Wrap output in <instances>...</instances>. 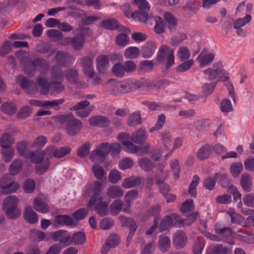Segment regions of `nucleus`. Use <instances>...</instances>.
<instances>
[{"label":"nucleus","mask_w":254,"mask_h":254,"mask_svg":"<svg viewBox=\"0 0 254 254\" xmlns=\"http://www.w3.org/2000/svg\"><path fill=\"white\" fill-rule=\"evenodd\" d=\"M138 164L140 168L145 171H150L153 167L151 161L146 157L141 158L138 161Z\"/></svg>","instance_id":"3c124183"},{"label":"nucleus","mask_w":254,"mask_h":254,"mask_svg":"<svg viewBox=\"0 0 254 254\" xmlns=\"http://www.w3.org/2000/svg\"><path fill=\"white\" fill-rule=\"evenodd\" d=\"M52 239L56 242H59L60 245L66 247L72 244L71 235L66 231L59 230L52 233Z\"/></svg>","instance_id":"1a4fd4ad"},{"label":"nucleus","mask_w":254,"mask_h":254,"mask_svg":"<svg viewBox=\"0 0 254 254\" xmlns=\"http://www.w3.org/2000/svg\"><path fill=\"white\" fill-rule=\"evenodd\" d=\"M56 60L59 64L64 65L72 62L74 59L70 54L58 51L56 52Z\"/></svg>","instance_id":"5701e85b"},{"label":"nucleus","mask_w":254,"mask_h":254,"mask_svg":"<svg viewBox=\"0 0 254 254\" xmlns=\"http://www.w3.org/2000/svg\"><path fill=\"white\" fill-rule=\"evenodd\" d=\"M109 152V144L108 143H103L99 145L96 149L92 151L90 158L93 161H95V156L97 155L101 158H104Z\"/></svg>","instance_id":"4468645a"},{"label":"nucleus","mask_w":254,"mask_h":254,"mask_svg":"<svg viewBox=\"0 0 254 254\" xmlns=\"http://www.w3.org/2000/svg\"><path fill=\"white\" fill-rule=\"evenodd\" d=\"M140 54V50L136 47L130 46L126 48L124 56L126 59L133 60L137 58Z\"/></svg>","instance_id":"bb28decb"},{"label":"nucleus","mask_w":254,"mask_h":254,"mask_svg":"<svg viewBox=\"0 0 254 254\" xmlns=\"http://www.w3.org/2000/svg\"><path fill=\"white\" fill-rule=\"evenodd\" d=\"M112 71L114 75L120 77H123L126 73L124 65L120 63L116 64L113 66Z\"/></svg>","instance_id":"69168bd1"},{"label":"nucleus","mask_w":254,"mask_h":254,"mask_svg":"<svg viewBox=\"0 0 254 254\" xmlns=\"http://www.w3.org/2000/svg\"><path fill=\"white\" fill-rule=\"evenodd\" d=\"M92 171L94 176L98 179H102L105 174L103 168L98 164H94L92 166Z\"/></svg>","instance_id":"338daca9"},{"label":"nucleus","mask_w":254,"mask_h":254,"mask_svg":"<svg viewBox=\"0 0 254 254\" xmlns=\"http://www.w3.org/2000/svg\"><path fill=\"white\" fill-rule=\"evenodd\" d=\"M81 127L82 123L79 120L72 118L66 120V131L70 136H74L77 134Z\"/></svg>","instance_id":"f8f14e48"},{"label":"nucleus","mask_w":254,"mask_h":254,"mask_svg":"<svg viewBox=\"0 0 254 254\" xmlns=\"http://www.w3.org/2000/svg\"><path fill=\"white\" fill-rule=\"evenodd\" d=\"M14 141V139L12 135L8 133H4L0 137V146L1 148H10Z\"/></svg>","instance_id":"c756f323"},{"label":"nucleus","mask_w":254,"mask_h":254,"mask_svg":"<svg viewBox=\"0 0 254 254\" xmlns=\"http://www.w3.org/2000/svg\"><path fill=\"white\" fill-rule=\"evenodd\" d=\"M101 26L107 29H114L118 27V22L115 19H108L101 22Z\"/></svg>","instance_id":"6e6d98bb"},{"label":"nucleus","mask_w":254,"mask_h":254,"mask_svg":"<svg viewBox=\"0 0 254 254\" xmlns=\"http://www.w3.org/2000/svg\"><path fill=\"white\" fill-rule=\"evenodd\" d=\"M177 55L180 61L183 62L189 60L190 53L188 47L185 46H181L177 50Z\"/></svg>","instance_id":"c9c22d12"},{"label":"nucleus","mask_w":254,"mask_h":254,"mask_svg":"<svg viewBox=\"0 0 254 254\" xmlns=\"http://www.w3.org/2000/svg\"><path fill=\"white\" fill-rule=\"evenodd\" d=\"M119 243L118 238L117 236H113L110 237L109 241L103 247L102 252L106 253L110 248L115 247Z\"/></svg>","instance_id":"e2e57ef3"},{"label":"nucleus","mask_w":254,"mask_h":254,"mask_svg":"<svg viewBox=\"0 0 254 254\" xmlns=\"http://www.w3.org/2000/svg\"><path fill=\"white\" fill-rule=\"evenodd\" d=\"M174 50L168 45L163 44L159 48L156 56L157 61L165 63V68L169 69L175 65Z\"/></svg>","instance_id":"f03ea898"},{"label":"nucleus","mask_w":254,"mask_h":254,"mask_svg":"<svg viewBox=\"0 0 254 254\" xmlns=\"http://www.w3.org/2000/svg\"><path fill=\"white\" fill-rule=\"evenodd\" d=\"M19 199L15 196L11 195L5 198L2 209L6 216L10 218L18 217L21 211L18 207Z\"/></svg>","instance_id":"20e7f679"},{"label":"nucleus","mask_w":254,"mask_h":254,"mask_svg":"<svg viewBox=\"0 0 254 254\" xmlns=\"http://www.w3.org/2000/svg\"><path fill=\"white\" fill-rule=\"evenodd\" d=\"M36 166V170L40 174H42L46 172L50 166V159L47 158L44 161L37 164Z\"/></svg>","instance_id":"8fccbe9b"},{"label":"nucleus","mask_w":254,"mask_h":254,"mask_svg":"<svg viewBox=\"0 0 254 254\" xmlns=\"http://www.w3.org/2000/svg\"><path fill=\"white\" fill-rule=\"evenodd\" d=\"M33 206L37 211L41 213H46L49 211L48 204L39 197H36L34 200Z\"/></svg>","instance_id":"4be33fe9"},{"label":"nucleus","mask_w":254,"mask_h":254,"mask_svg":"<svg viewBox=\"0 0 254 254\" xmlns=\"http://www.w3.org/2000/svg\"><path fill=\"white\" fill-rule=\"evenodd\" d=\"M0 110L4 114L12 115L16 113V108L15 105L13 103L7 102L1 105Z\"/></svg>","instance_id":"37998d69"},{"label":"nucleus","mask_w":254,"mask_h":254,"mask_svg":"<svg viewBox=\"0 0 254 254\" xmlns=\"http://www.w3.org/2000/svg\"><path fill=\"white\" fill-rule=\"evenodd\" d=\"M127 123L129 126H134L139 125L141 123L140 114L139 113H134L130 115L128 118Z\"/></svg>","instance_id":"bf43d9fd"},{"label":"nucleus","mask_w":254,"mask_h":254,"mask_svg":"<svg viewBox=\"0 0 254 254\" xmlns=\"http://www.w3.org/2000/svg\"><path fill=\"white\" fill-rule=\"evenodd\" d=\"M22 166V162L20 159H15L9 166V172L11 174L15 175L21 170Z\"/></svg>","instance_id":"de8ad7c7"},{"label":"nucleus","mask_w":254,"mask_h":254,"mask_svg":"<svg viewBox=\"0 0 254 254\" xmlns=\"http://www.w3.org/2000/svg\"><path fill=\"white\" fill-rule=\"evenodd\" d=\"M17 81L20 82V86L29 94H34L36 91L42 95H47L50 93L51 83L43 76H39L37 78L36 84L33 81L21 76L17 78Z\"/></svg>","instance_id":"f257e3e1"},{"label":"nucleus","mask_w":254,"mask_h":254,"mask_svg":"<svg viewBox=\"0 0 254 254\" xmlns=\"http://www.w3.org/2000/svg\"><path fill=\"white\" fill-rule=\"evenodd\" d=\"M95 206L94 209L100 215H105L108 211V203L103 201V198L98 193H95L89 200L88 207L92 209Z\"/></svg>","instance_id":"423d86ee"},{"label":"nucleus","mask_w":254,"mask_h":254,"mask_svg":"<svg viewBox=\"0 0 254 254\" xmlns=\"http://www.w3.org/2000/svg\"><path fill=\"white\" fill-rule=\"evenodd\" d=\"M23 216L25 220L31 224H35L39 220L37 213L30 206H26L25 208Z\"/></svg>","instance_id":"a211bd4d"},{"label":"nucleus","mask_w":254,"mask_h":254,"mask_svg":"<svg viewBox=\"0 0 254 254\" xmlns=\"http://www.w3.org/2000/svg\"><path fill=\"white\" fill-rule=\"evenodd\" d=\"M90 146L91 144L89 142H85L78 148L77 155L81 158H84L89 154Z\"/></svg>","instance_id":"4d7b16f0"},{"label":"nucleus","mask_w":254,"mask_h":254,"mask_svg":"<svg viewBox=\"0 0 254 254\" xmlns=\"http://www.w3.org/2000/svg\"><path fill=\"white\" fill-rule=\"evenodd\" d=\"M81 64L84 73L89 77H93L95 72L92 59L89 57H83L81 59Z\"/></svg>","instance_id":"ddd939ff"},{"label":"nucleus","mask_w":254,"mask_h":254,"mask_svg":"<svg viewBox=\"0 0 254 254\" xmlns=\"http://www.w3.org/2000/svg\"><path fill=\"white\" fill-rule=\"evenodd\" d=\"M55 223L57 225H66L72 226L74 225L72 218L67 215H59L55 217Z\"/></svg>","instance_id":"f704fd0d"},{"label":"nucleus","mask_w":254,"mask_h":254,"mask_svg":"<svg viewBox=\"0 0 254 254\" xmlns=\"http://www.w3.org/2000/svg\"><path fill=\"white\" fill-rule=\"evenodd\" d=\"M203 72L205 75V78L208 80L216 79L221 76V75L212 67L204 70Z\"/></svg>","instance_id":"a18cd8bd"},{"label":"nucleus","mask_w":254,"mask_h":254,"mask_svg":"<svg viewBox=\"0 0 254 254\" xmlns=\"http://www.w3.org/2000/svg\"><path fill=\"white\" fill-rule=\"evenodd\" d=\"M63 72L60 67L55 66L53 68L50 91L51 95H53L55 92L61 93L64 90V86L61 83V80L63 79Z\"/></svg>","instance_id":"39448f33"},{"label":"nucleus","mask_w":254,"mask_h":254,"mask_svg":"<svg viewBox=\"0 0 254 254\" xmlns=\"http://www.w3.org/2000/svg\"><path fill=\"white\" fill-rule=\"evenodd\" d=\"M215 57L214 52L208 49H204L202 50L196 59L199 66L204 67L209 65L213 61Z\"/></svg>","instance_id":"6e6552de"},{"label":"nucleus","mask_w":254,"mask_h":254,"mask_svg":"<svg viewBox=\"0 0 254 254\" xmlns=\"http://www.w3.org/2000/svg\"><path fill=\"white\" fill-rule=\"evenodd\" d=\"M176 67V71L178 73H183L189 70L193 65L194 61L190 59L183 61Z\"/></svg>","instance_id":"e433bc0d"},{"label":"nucleus","mask_w":254,"mask_h":254,"mask_svg":"<svg viewBox=\"0 0 254 254\" xmlns=\"http://www.w3.org/2000/svg\"><path fill=\"white\" fill-rule=\"evenodd\" d=\"M78 78L77 71L75 69H69L66 73V78L70 82L75 83Z\"/></svg>","instance_id":"774afa93"},{"label":"nucleus","mask_w":254,"mask_h":254,"mask_svg":"<svg viewBox=\"0 0 254 254\" xmlns=\"http://www.w3.org/2000/svg\"><path fill=\"white\" fill-rule=\"evenodd\" d=\"M129 207L130 205L127 204V206L122 207V202L116 200L111 205V212L113 215H117L120 211L129 213L130 212Z\"/></svg>","instance_id":"393cba45"},{"label":"nucleus","mask_w":254,"mask_h":254,"mask_svg":"<svg viewBox=\"0 0 254 254\" xmlns=\"http://www.w3.org/2000/svg\"><path fill=\"white\" fill-rule=\"evenodd\" d=\"M85 241V235L82 232H75L71 236V243L75 245H82Z\"/></svg>","instance_id":"a19ab883"},{"label":"nucleus","mask_w":254,"mask_h":254,"mask_svg":"<svg viewBox=\"0 0 254 254\" xmlns=\"http://www.w3.org/2000/svg\"><path fill=\"white\" fill-rule=\"evenodd\" d=\"M220 110L225 114L232 112L233 108L231 102L228 99H223L220 103Z\"/></svg>","instance_id":"09e8293b"},{"label":"nucleus","mask_w":254,"mask_h":254,"mask_svg":"<svg viewBox=\"0 0 254 254\" xmlns=\"http://www.w3.org/2000/svg\"><path fill=\"white\" fill-rule=\"evenodd\" d=\"M20 184L12 180L9 174H5L0 178V189L7 190H17Z\"/></svg>","instance_id":"9b49d317"},{"label":"nucleus","mask_w":254,"mask_h":254,"mask_svg":"<svg viewBox=\"0 0 254 254\" xmlns=\"http://www.w3.org/2000/svg\"><path fill=\"white\" fill-rule=\"evenodd\" d=\"M46 153H47L46 150H36L28 153L26 155V158L29 159L33 163L39 164L43 161Z\"/></svg>","instance_id":"dca6fc26"},{"label":"nucleus","mask_w":254,"mask_h":254,"mask_svg":"<svg viewBox=\"0 0 254 254\" xmlns=\"http://www.w3.org/2000/svg\"><path fill=\"white\" fill-rule=\"evenodd\" d=\"M187 237L184 232L178 231L174 236V243L175 247L178 249L182 248L186 244Z\"/></svg>","instance_id":"c85d7f7f"},{"label":"nucleus","mask_w":254,"mask_h":254,"mask_svg":"<svg viewBox=\"0 0 254 254\" xmlns=\"http://www.w3.org/2000/svg\"><path fill=\"white\" fill-rule=\"evenodd\" d=\"M179 220V216L176 214L167 216L162 221L160 226V229L161 231H165L172 226L174 221L178 222Z\"/></svg>","instance_id":"412c9836"},{"label":"nucleus","mask_w":254,"mask_h":254,"mask_svg":"<svg viewBox=\"0 0 254 254\" xmlns=\"http://www.w3.org/2000/svg\"><path fill=\"white\" fill-rule=\"evenodd\" d=\"M170 167L173 173V177L175 179H178L180 176V167L178 160L174 159L170 161Z\"/></svg>","instance_id":"864d4df0"},{"label":"nucleus","mask_w":254,"mask_h":254,"mask_svg":"<svg viewBox=\"0 0 254 254\" xmlns=\"http://www.w3.org/2000/svg\"><path fill=\"white\" fill-rule=\"evenodd\" d=\"M52 233H44L37 230H32L30 233L31 239L37 242L50 240L52 238Z\"/></svg>","instance_id":"2eb2a0df"},{"label":"nucleus","mask_w":254,"mask_h":254,"mask_svg":"<svg viewBox=\"0 0 254 254\" xmlns=\"http://www.w3.org/2000/svg\"><path fill=\"white\" fill-rule=\"evenodd\" d=\"M161 137V142L164 149L168 150L172 144V135L171 133L167 131H164L162 132Z\"/></svg>","instance_id":"72a5a7b5"},{"label":"nucleus","mask_w":254,"mask_h":254,"mask_svg":"<svg viewBox=\"0 0 254 254\" xmlns=\"http://www.w3.org/2000/svg\"><path fill=\"white\" fill-rule=\"evenodd\" d=\"M187 38V35L185 33H180L171 39L170 44L172 46H178Z\"/></svg>","instance_id":"052dcab7"},{"label":"nucleus","mask_w":254,"mask_h":254,"mask_svg":"<svg viewBox=\"0 0 254 254\" xmlns=\"http://www.w3.org/2000/svg\"><path fill=\"white\" fill-rule=\"evenodd\" d=\"M141 182L140 177L133 176L128 178L125 179L122 182V186L125 189H130L136 187Z\"/></svg>","instance_id":"a878e982"},{"label":"nucleus","mask_w":254,"mask_h":254,"mask_svg":"<svg viewBox=\"0 0 254 254\" xmlns=\"http://www.w3.org/2000/svg\"><path fill=\"white\" fill-rule=\"evenodd\" d=\"M147 138L146 132L144 129H139L134 132L131 137L132 141L136 143H142Z\"/></svg>","instance_id":"473e14b6"},{"label":"nucleus","mask_w":254,"mask_h":254,"mask_svg":"<svg viewBox=\"0 0 254 254\" xmlns=\"http://www.w3.org/2000/svg\"><path fill=\"white\" fill-rule=\"evenodd\" d=\"M47 141V137L43 135L38 136L33 141L32 147L38 148H42L46 145Z\"/></svg>","instance_id":"5fc2aeb1"},{"label":"nucleus","mask_w":254,"mask_h":254,"mask_svg":"<svg viewBox=\"0 0 254 254\" xmlns=\"http://www.w3.org/2000/svg\"><path fill=\"white\" fill-rule=\"evenodd\" d=\"M71 150V148L68 146L56 147L51 145L46 148V152L50 157L53 156L58 159L65 157L70 152Z\"/></svg>","instance_id":"9d476101"},{"label":"nucleus","mask_w":254,"mask_h":254,"mask_svg":"<svg viewBox=\"0 0 254 254\" xmlns=\"http://www.w3.org/2000/svg\"><path fill=\"white\" fill-rule=\"evenodd\" d=\"M129 40V38L127 35L121 33L116 36V43L119 46L125 47L128 43Z\"/></svg>","instance_id":"13d9d810"},{"label":"nucleus","mask_w":254,"mask_h":254,"mask_svg":"<svg viewBox=\"0 0 254 254\" xmlns=\"http://www.w3.org/2000/svg\"><path fill=\"white\" fill-rule=\"evenodd\" d=\"M240 184L244 190H251L253 186V179L251 175L247 173L242 174L241 176Z\"/></svg>","instance_id":"7c9ffc66"},{"label":"nucleus","mask_w":254,"mask_h":254,"mask_svg":"<svg viewBox=\"0 0 254 254\" xmlns=\"http://www.w3.org/2000/svg\"><path fill=\"white\" fill-rule=\"evenodd\" d=\"M96 67L100 73H103L109 67L108 57L105 55H101L97 57L96 61Z\"/></svg>","instance_id":"aec40b11"},{"label":"nucleus","mask_w":254,"mask_h":254,"mask_svg":"<svg viewBox=\"0 0 254 254\" xmlns=\"http://www.w3.org/2000/svg\"><path fill=\"white\" fill-rule=\"evenodd\" d=\"M165 122V116L163 114H160L158 117V119L155 126L150 129V132L161 129L164 126Z\"/></svg>","instance_id":"680f3d73"},{"label":"nucleus","mask_w":254,"mask_h":254,"mask_svg":"<svg viewBox=\"0 0 254 254\" xmlns=\"http://www.w3.org/2000/svg\"><path fill=\"white\" fill-rule=\"evenodd\" d=\"M211 150V146L208 144H205L198 149L196 153V157L199 160H204L209 157Z\"/></svg>","instance_id":"2f4dec72"},{"label":"nucleus","mask_w":254,"mask_h":254,"mask_svg":"<svg viewBox=\"0 0 254 254\" xmlns=\"http://www.w3.org/2000/svg\"><path fill=\"white\" fill-rule=\"evenodd\" d=\"M21 63L23 65L24 72L30 76L34 75L39 68L47 69L49 66L45 60L39 58L32 60L28 58H24Z\"/></svg>","instance_id":"7ed1b4c3"},{"label":"nucleus","mask_w":254,"mask_h":254,"mask_svg":"<svg viewBox=\"0 0 254 254\" xmlns=\"http://www.w3.org/2000/svg\"><path fill=\"white\" fill-rule=\"evenodd\" d=\"M121 86L120 82L110 80L107 84V89L110 93L117 95L122 94Z\"/></svg>","instance_id":"cd10ccee"},{"label":"nucleus","mask_w":254,"mask_h":254,"mask_svg":"<svg viewBox=\"0 0 254 254\" xmlns=\"http://www.w3.org/2000/svg\"><path fill=\"white\" fill-rule=\"evenodd\" d=\"M119 219L122 225L128 226L132 233L135 231L137 226L133 220L122 215L119 216Z\"/></svg>","instance_id":"4c0bfd02"},{"label":"nucleus","mask_w":254,"mask_h":254,"mask_svg":"<svg viewBox=\"0 0 254 254\" xmlns=\"http://www.w3.org/2000/svg\"><path fill=\"white\" fill-rule=\"evenodd\" d=\"M157 47L153 42H147L142 47L141 56L144 59L150 58L154 54Z\"/></svg>","instance_id":"f3484780"},{"label":"nucleus","mask_w":254,"mask_h":254,"mask_svg":"<svg viewBox=\"0 0 254 254\" xmlns=\"http://www.w3.org/2000/svg\"><path fill=\"white\" fill-rule=\"evenodd\" d=\"M85 38L82 35H77L72 39V46L76 50L81 49L84 44Z\"/></svg>","instance_id":"79ce46f5"},{"label":"nucleus","mask_w":254,"mask_h":254,"mask_svg":"<svg viewBox=\"0 0 254 254\" xmlns=\"http://www.w3.org/2000/svg\"><path fill=\"white\" fill-rule=\"evenodd\" d=\"M194 209L193 202L191 200H188L185 201L181 207V212L186 216L189 215V218L184 222H181L184 225H189L192 223L196 219L197 214L195 213L190 214L191 211Z\"/></svg>","instance_id":"0eeeda50"},{"label":"nucleus","mask_w":254,"mask_h":254,"mask_svg":"<svg viewBox=\"0 0 254 254\" xmlns=\"http://www.w3.org/2000/svg\"><path fill=\"white\" fill-rule=\"evenodd\" d=\"M252 17L251 15L247 14L243 18H239L234 22V28L238 29L245 26L251 21Z\"/></svg>","instance_id":"58836bf2"},{"label":"nucleus","mask_w":254,"mask_h":254,"mask_svg":"<svg viewBox=\"0 0 254 254\" xmlns=\"http://www.w3.org/2000/svg\"><path fill=\"white\" fill-rule=\"evenodd\" d=\"M2 159L5 162H10L14 154V149L13 148H1Z\"/></svg>","instance_id":"ea45409f"},{"label":"nucleus","mask_w":254,"mask_h":254,"mask_svg":"<svg viewBox=\"0 0 254 254\" xmlns=\"http://www.w3.org/2000/svg\"><path fill=\"white\" fill-rule=\"evenodd\" d=\"M108 179L110 183L116 184L121 179V173L117 170H112L109 173Z\"/></svg>","instance_id":"0e129e2a"},{"label":"nucleus","mask_w":254,"mask_h":254,"mask_svg":"<svg viewBox=\"0 0 254 254\" xmlns=\"http://www.w3.org/2000/svg\"><path fill=\"white\" fill-rule=\"evenodd\" d=\"M148 11L139 10H136L132 13H125V14L128 18L132 17L136 21L145 22L148 18V14L147 13Z\"/></svg>","instance_id":"6ab92c4d"},{"label":"nucleus","mask_w":254,"mask_h":254,"mask_svg":"<svg viewBox=\"0 0 254 254\" xmlns=\"http://www.w3.org/2000/svg\"><path fill=\"white\" fill-rule=\"evenodd\" d=\"M170 240L167 236L162 235L159 237L158 246L160 251H166L170 248Z\"/></svg>","instance_id":"c03bdc74"},{"label":"nucleus","mask_w":254,"mask_h":254,"mask_svg":"<svg viewBox=\"0 0 254 254\" xmlns=\"http://www.w3.org/2000/svg\"><path fill=\"white\" fill-rule=\"evenodd\" d=\"M243 169V164L240 162L232 163L230 166V171L232 175L235 177H238Z\"/></svg>","instance_id":"49530a36"},{"label":"nucleus","mask_w":254,"mask_h":254,"mask_svg":"<svg viewBox=\"0 0 254 254\" xmlns=\"http://www.w3.org/2000/svg\"><path fill=\"white\" fill-rule=\"evenodd\" d=\"M154 67L152 61L145 60L140 62L138 69L140 70L148 72L152 70Z\"/></svg>","instance_id":"603ef678"},{"label":"nucleus","mask_w":254,"mask_h":254,"mask_svg":"<svg viewBox=\"0 0 254 254\" xmlns=\"http://www.w3.org/2000/svg\"><path fill=\"white\" fill-rule=\"evenodd\" d=\"M225 174H222L221 173H216L213 178L212 177H207L204 179L202 181V184L203 187L208 190H212L214 189L216 180L219 177H224Z\"/></svg>","instance_id":"b1692460"}]
</instances>
